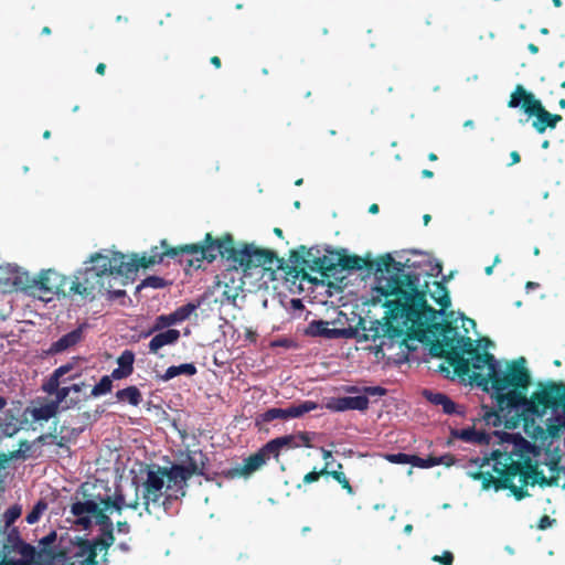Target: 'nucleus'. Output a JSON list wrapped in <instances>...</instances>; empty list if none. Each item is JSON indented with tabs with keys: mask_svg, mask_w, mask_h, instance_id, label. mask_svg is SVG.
<instances>
[{
	"mask_svg": "<svg viewBox=\"0 0 565 565\" xmlns=\"http://www.w3.org/2000/svg\"><path fill=\"white\" fill-rule=\"evenodd\" d=\"M443 333V339L434 340L429 353L434 358H444L454 374L460 379L469 377L482 391L495 399L497 409L484 413L487 424L499 426L503 420L505 427L514 428L521 414L530 408L532 395L527 397L531 374L525 367V359L501 363L492 353L481 352L475 341L467 335H459L457 327L448 320L433 326Z\"/></svg>",
	"mask_w": 565,
	"mask_h": 565,
	"instance_id": "obj_1",
	"label": "nucleus"
},
{
	"mask_svg": "<svg viewBox=\"0 0 565 565\" xmlns=\"http://www.w3.org/2000/svg\"><path fill=\"white\" fill-rule=\"evenodd\" d=\"M376 271L388 274L386 285L379 291L386 298L384 321L372 320L369 327L361 321L363 339L376 341L387 339L398 341L407 338L427 341L443 339V333L433 329L436 322V311L426 302L425 291L419 290V277L416 274H404V265L395 260L391 254L381 255L376 262Z\"/></svg>",
	"mask_w": 565,
	"mask_h": 565,
	"instance_id": "obj_2",
	"label": "nucleus"
},
{
	"mask_svg": "<svg viewBox=\"0 0 565 565\" xmlns=\"http://www.w3.org/2000/svg\"><path fill=\"white\" fill-rule=\"evenodd\" d=\"M512 449H494L484 457L471 458L477 470L467 471L472 480L481 482L484 491L509 490L518 500L530 497L527 486H558L561 455L548 448L541 449L520 435H509Z\"/></svg>",
	"mask_w": 565,
	"mask_h": 565,
	"instance_id": "obj_3",
	"label": "nucleus"
},
{
	"mask_svg": "<svg viewBox=\"0 0 565 565\" xmlns=\"http://www.w3.org/2000/svg\"><path fill=\"white\" fill-rule=\"evenodd\" d=\"M217 256L226 262H235L248 268L252 263L262 264V262H266L271 254L255 249L252 245L235 249V241L230 233H225L218 238L213 237L211 233H206L204 239L200 243L175 247H171L166 239H162L161 247L153 246L148 256L134 254L128 260L125 258L126 269L124 271L128 278L135 275L139 268H148L162 263L164 257L173 258L180 264H186L189 267L199 269L203 262L211 264Z\"/></svg>",
	"mask_w": 565,
	"mask_h": 565,
	"instance_id": "obj_4",
	"label": "nucleus"
},
{
	"mask_svg": "<svg viewBox=\"0 0 565 565\" xmlns=\"http://www.w3.org/2000/svg\"><path fill=\"white\" fill-rule=\"evenodd\" d=\"M89 260L92 265L74 276L68 294L95 299L105 295V291H111L113 281L120 282L118 276H126L125 255L120 252H114L111 256L95 253Z\"/></svg>",
	"mask_w": 565,
	"mask_h": 565,
	"instance_id": "obj_5",
	"label": "nucleus"
},
{
	"mask_svg": "<svg viewBox=\"0 0 565 565\" xmlns=\"http://www.w3.org/2000/svg\"><path fill=\"white\" fill-rule=\"evenodd\" d=\"M253 246L255 249L258 250H265L271 254L269 259H266L264 264L258 263H252L250 266L247 268L244 265L241 266L235 262H228L230 266L234 268L235 270L241 269L244 275H252L253 269L262 268L264 270H284L287 275H291L294 278H298L300 280H307L309 282H312L313 279L311 276L307 273V270L303 267H300V265H306L309 268V265L311 264V257H307V252L309 248L301 245L298 249L290 250L289 254V262L292 264L289 266L286 260L281 257H278L277 253L267 249V248H260L256 246L254 243H241L238 245L235 244V249H242L245 246Z\"/></svg>",
	"mask_w": 565,
	"mask_h": 565,
	"instance_id": "obj_6",
	"label": "nucleus"
},
{
	"mask_svg": "<svg viewBox=\"0 0 565 565\" xmlns=\"http://www.w3.org/2000/svg\"><path fill=\"white\" fill-rule=\"evenodd\" d=\"M170 467L152 466L147 470V478L143 481V508L151 513L150 505L160 507L167 501L185 495L182 486L171 478Z\"/></svg>",
	"mask_w": 565,
	"mask_h": 565,
	"instance_id": "obj_7",
	"label": "nucleus"
},
{
	"mask_svg": "<svg viewBox=\"0 0 565 565\" xmlns=\"http://www.w3.org/2000/svg\"><path fill=\"white\" fill-rule=\"evenodd\" d=\"M540 390L532 394V401L526 414L541 416L546 409H562L563 415L556 417L557 423L547 425L548 435L552 438H557L561 430L565 429V383L547 381L546 383H539Z\"/></svg>",
	"mask_w": 565,
	"mask_h": 565,
	"instance_id": "obj_8",
	"label": "nucleus"
},
{
	"mask_svg": "<svg viewBox=\"0 0 565 565\" xmlns=\"http://www.w3.org/2000/svg\"><path fill=\"white\" fill-rule=\"evenodd\" d=\"M508 107H521L527 116H534L535 119L533 120L532 126L539 134L545 132L547 128L554 129L563 119L561 115L552 114L546 110L542 103L521 84L516 85L514 90L511 93Z\"/></svg>",
	"mask_w": 565,
	"mask_h": 565,
	"instance_id": "obj_9",
	"label": "nucleus"
},
{
	"mask_svg": "<svg viewBox=\"0 0 565 565\" xmlns=\"http://www.w3.org/2000/svg\"><path fill=\"white\" fill-rule=\"evenodd\" d=\"M71 514L74 524L82 530H88L100 521V515H108L105 509L103 495L87 494L83 492L82 499L71 504Z\"/></svg>",
	"mask_w": 565,
	"mask_h": 565,
	"instance_id": "obj_10",
	"label": "nucleus"
},
{
	"mask_svg": "<svg viewBox=\"0 0 565 565\" xmlns=\"http://www.w3.org/2000/svg\"><path fill=\"white\" fill-rule=\"evenodd\" d=\"M181 462L173 463L170 467L171 478L173 481H178L182 488L185 490L188 487V481L192 476H203L206 479L209 477L205 473V467L209 462V458L206 454L202 450H186L181 454Z\"/></svg>",
	"mask_w": 565,
	"mask_h": 565,
	"instance_id": "obj_11",
	"label": "nucleus"
},
{
	"mask_svg": "<svg viewBox=\"0 0 565 565\" xmlns=\"http://www.w3.org/2000/svg\"><path fill=\"white\" fill-rule=\"evenodd\" d=\"M70 284L67 277L53 269H47L41 271L39 278L34 281V287L43 295L42 297L50 295L47 297V300H50L53 295L71 296L72 294H68Z\"/></svg>",
	"mask_w": 565,
	"mask_h": 565,
	"instance_id": "obj_12",
	"label": "nucleus"
},
{
	"mask_svg": "<svg viewBox=\"0 0 565 565\" xmlns=\"http://www.w3.org/2000/svg\"><path fill=\"white\" fill-rule=\"evenodd\" d=\"M326 252L327 254L320 255L321 250L319 247H310L308 249L307 257H311L309 269L320 273L323 277H331L338 271L337 259L339 253L329 249H326Z\"/></svg>",
	"mask_w": 565,
	"mask_h": 565,
	"instance_id": "obj_13",
	"label": "nucleus"
},
{
	"mask_svg": "<svg viewBox=\"0 0 565 565\" xmlns=\"http://www.w3.org/2000/svg\"><path fill=\"white\" fill-rule=\"evenodd\" d=\"M98 552L90 540L77 537L71 551L70 565H97Z\"/></svg>",
	"mask_w": 565,
	"mask_h": 565,
	"instance_id": "obj_14",
	"label": "nucleus"
},
{
	"mask_svg": "<svg viewBox=\"0 0 565 565\" xmlns=\"http://www.w3.org/2000/svg\"><path fill=\"white\" fill-rule=\"evenodd\" d=\"M404 265V268L407 267L408 269L412 268V265H408V264H403ZM409 271H407V274H409ZM404 274H406V271L404 270ZM412 274H415V271H412ZM416 275H418V277L420 278V274L419 273H416ZM429 284L428 281H425L424 285H422V282L419 281V287L418 289L419 290H424L425 291V298L427 299V292H429V296L430 298L438 305L440 306V309L438 311H440L436 318L438 316H441L444 315L445 310L450 306L451 301H450V297H449V291L445 285V282L443 281H433V289H429Z\"/></svg>",
	"mask_w": 565,
	"mask_h": 565,
	"instance_id": "obj_15",
	"label": "nucleus"
},
{
	"mask_svg": "<svg viewBox=\"0 0 565 565\" xmlns=\"http://www.w3.org/2000/svg\"><path fill=\"white\" fill-rule=\"evenodd\" d=\"M100 521L97 522L96 525L99 526V534L90 540L93 544L97 547L99 552H103L102 562L105 565H108L107 554L108 548L114 544L115 542V535H114V523L109 515H100Z\"/></svg>",
	"mask_w": 565,
	"mask_h": 565,
	"instance_id": "obj_16",
	"label": "nucleus"
},
{
	"mask_svg": "<svg viewBox=\"0 0 565 565\" xmlns=\"http://www.w3.org/2000/svg\"><path fill=\"white\" fill-rule=\"evenodd\" d=\"M138 491L139 488L137 486L135 488V498L131 501H127L121 490L118 488L115 490L114 495H103L106 512L116 511L120 514L124 509L137 510L140 505Z\"/></svg>",
	"mask_w": 565,
	"mask_h": 565,
	"instance_id": "obj_17",
	"label": "nucleus"
},
{
	"mask_svg": "<svg viewBox=\"0 0 565 565\" xmlns=\"http://www.w3.org/2000/svg\"><path fill=\"white\" fill-rule=\"evenodd\" d=\"M329 466H330V462L327 461L324 467L321 470H319V471L312 470V471L306 473L302 479L303 483L309 484L312 482H317L320 479V477H322V476H331L337 482H339L341 484L342 489H344L348 494H351V495L354 494L353 487L351 486L345 473L343 471H339V470H329Z\"/></svg>",
	"mask_w": 565,
	"mask_h": 565,
	"instance_id": "obj_18",
	"label": "nucleus"
},
{
	"mask_svg": "<svg viewBox=\"0 0 565 565\" xmlns=\"http://www.w3.org/2000/svg\"><path fill=\"white\" fill-rule=\"evenodd\" d=\"M83 330L84 326H79L76 329L72 330L71 332L61 337L58 340L52 342L46 353L49 355H55L75 347L83 339Z\"/></svg>",
	"mask_w": 565,
	"mask_h": 565,
	"instance_id": "obj_19",
	"label": "nucleus"
},
{
	"mask_svg": "<svg viewBox=\"0 0 565 565\" xmlns=\"http://www.w3.org/2000/svg\"><path fill=\"white\" fill-rule=\"evenodd\" d=\"M369 398L366 396H344L332 399L328 407L334 412H344L349 409L365 412L369 408Z\"/></svg>",
	"mask_w": 565,
	"mask_h": 565,
	"instance_id": "obj_20",
	"label": "nucleus"
},
{
	"mask_svg": "<svg viewBox=\"0 0 565 565\" xmlns=\"http://www.w3.org/2000/svg\"><path fill=\"white\" fill-rule=\"evenodd\" d=\"M154 333L148 344L149 352L152 354H158L163 347L173 345L180 339V331L177 329H167Z\"/></svg>",
	"mask_w": 565,
	"mask_h": 565,
	"instance_id": "obj_21",
	"label": "nucleus"
},
{
	"mask_svg": "<svg viewBox=\"0 0 565 565\" xmlns=\"http://www.w3.org/2000/svg\"><path fill=\"white\" fill-rule=\"evenodd\" d=\"M266 461L263 454L259 450L246 459H244L242 467L228 470L225 476L227 478H235L241 476H249L250 473L258 470Z\"/></svg>",
	"mask_w": 565,
	"mask_h": 565,
	"instance_id": "obj_22",
	"label": "nucleus"
},
{
	"mask_svg": "<svg viewBox=\"0 0 565 565\" xmlns=\"http://www.w3.org/2000/svg\"><path fill=\"white\" fill-rule=\"evenodd\" d=\"M381 256H379L376 259H379ZM376 262H366L364 258L358 256V255H345L340 254L337 259L338 268L340 267L342 270H355V269H362V268H369L376 270ZM376 274H380V271H375ZM381 275H383L381 273Z\"/></svg>",
	"mask_w": 565,
	"mask_h": 565,
	"instance_id": "obj_23",
	"label": "nucleus"
},
{
	"mask_svg": "<svg viewBox=\"0 0 565 565\" xmlns=\"http://www.w3.org/2000/svg\"><path fill=\"white\" fill-rule=\"evenodd\" d=\"M318 406V403L313 401H303L299 404H291L287 408H277L278 419L287 420L290 418H298L309 412L316 411Z\"/></svg>",
	"mask_w": 565,
	"mask_h": 565,
	"instance_id": "obj_24",
	"label": "nucleus"
},
{
	"mask_svg": "<svg viewBox=\"0 0 565 565\" xmlns=\"http://www.w3.org/2000/svg\"><path fill=\"white\" fill-rule=\"evenodd\" d=\"M329 322L324 320H313L309 322L306 334L324 339H338L343 335V330L329 328Z\"/></svg>",
	"mask_w": 565,
	"mask_h": 565,
	"instance_id": "obj_25",
	"label": "nucleus"
},
{
	"mask_svg": "<svg viewBox=\"0 0 565 565\" xmlns=\"http://www.w3.org/2000/svg\"><path fill=\"white\" fill-rule=\"evenodd\" d=\"M424 396L426 399L436 406H441L443 412L447 415L458 414L463 415V411L459 409L458 406L444 393H435L431 391H425Z\"/></svg>",
	"mask_w": 565,
	"mask_h": 565,
	"instance_id": "obj_26",
	"label": "nucleus"
},
{
	"mask_svg": "<svg viewBox=\"0 0 565 565\" xmlns=\"http://www.w3.org/2000/svg\"><path fill=\"white\" fill-rule=\"evenodd\" d=\"M451 436L466 443L486 444L489 441L487 433L478 431L475 428L452 429Z\"/></svg>",
	"mask_w": 565,
	"mask_h": 565,
	"instance_id": "obj_27",
	"label": "nucleus"
},
{
	"mask_svg": "<svg viewBox=\"0 0 565 565\" xmlns=\"http://www.w3.org/2000/svg\"><path fill=\"white\" fill-rule=\"evenodd\" d=\"M177 323H179V322L175 318L174 312H171L169 315H160V316L156 317L152 326L147 331H142L140 333V338H148L151 334H153L154 332H158V331H161L164 329L166 330L170 329L169 327L174 326Z\"/></svg>",
	"mask_w": 565,
	"mask_h": 565,
	"instance_id": "obj_28",
	"label": "nucleus"
},
{
	"mask_svg": "<svg viewBox=\"0 0 565 565\" xmlns=\"http://www.w3.org/2000/svg\"><path fill=\"white\" fill-rule=\"evenodd\" d=\"M32 419L34 422H42V420H49L58 413V408L56 407L55 403H52L51 401L42 404L40 406L33 407L29 411Z\"/></svg>",
	"mask_w": 565,
	"mask_h": 565,
	"instance_id": "obj_29",
	"label": "nucleus"
},
{
	"mask_svg": "<svg viewBox=\"0 0 565 565\" xmlns=\"http://www.w3.org/2000/svg\"><path fill=\"white\" fill-rule=\"evenodd\" d=\"M32 445L28 440H21L19 443V449L9 451V452H0V463H7L10 460L14 459H26L31 455L29 452L31 451Z\"/></svg>",
	"mask_w": 565,
	"mask_h": 565,
	"instance_id": "obj_30",
	"label": "nucleus"
},
{
	"mask_svg": "<svg viewBox=\"0 0 565 565\" xmlns=\"http://www.w3.org/2000/svg\"><path fill=\"white\" fill-rule=\"evenodd\" d=\"M196 366L193 363H184L178 366L172 365L166 370V373L161 376V380L167 382L181 374L192 376L196 374Z\"/></svg>",
	"mask_w": 565,
	"mask_h": 565,
	"instance_id": "obj_31",
	"label": "nucleus"
},
{
	"mask_svg": "<svg viewBox=\"0 0 565 565\" xmlns=\"http://www.w3.org/2000/svg\"><path fill=\"white\" fill-rule=\"evenodd\" d=\"M116 397L119 402H128L132 406H138L142 402L141 392L137 386H128L117 391Z\"/></svg>",
	"mask_w": 565,
	"mask_h": 565,
	"instance_id": "obj_32",
	"label": "nucleus"
},
{
	"mask_svg": "<svg viewBox=\"0 0 565 565\" xmlns=\"http://www.w3.org/2000/svg\"><path fill=\"white\" fill-rule=\"evenodd\" d=\"M280 451L281 450L279 448L278 441L275 438L266 443L259 449V452L263 454L265 461H267L271 457L275 458L276 461H278Z\"/></svg>",
	"mask_w": 565,
	"mask_h": 565,
	"instance_id": "obj_33",
	"label": "nucleus"
},
{
	"mask_svg": "<svg viewBox=\"0 0 565 565\" xmlns=\"http://www.w3.org/2000/svg\"><path fill=\"white\" fill-rule=\"evenodd\" d=\"M201 302H188L186 305H183L179 308H177L173 312L175 315V318L178 322L185 321L190 318V316L196 311V309L200 307Z\"/></svg>",
	"mask_w": 565,
	"mask_h": 565,
	"instance_id": "obj_34",
	"label": "nucleus"
},
{
	"mask_svg": "<svg viewBox=\"0 0 565 565\" xmlns=\"http://www.w3.org/2000/svg\"><path fill=\"white\" fill-rule=\"evenodd\" d=\"M135 353L131 350H125L117 359L118 366L128 372H134Z\"/></svg>",
	"mask_w": 565,
	"mask_h": 565,
	"instance_id": "obj_35",
	"label": "nucleus"
},
{
	"mask_svg": "<svg viewBox=\"0 0 565 565\" xmlns=\"http://www.w3.org/2000/svg\"><path fill=\"white\" fill-rule=\"evenodd\" d=\"M55 541H56V532L55 531H52L47 535L42 537L39 542L40 547H41V553L46 554L49 557H54L55 551L53 550L52 546L55 543Z\"/></svg>",
	"mask_w": 565,
	"mask_h": 565,
	"instance_id": "obj_36",
	"label": "nucleus"
},
{
	"mask_svg": "<svg viewBox=\"0 0 565 565\" xmlns=\"http://www.w3.org/2000/svg\"><path fill=\"white\" fill-rule=\"evenodd\" d=\"M47 509V503L44 500H39L32 508V510L26 514L25 521L29 524L36 523L42 516L43 512Z\"/></svg>",
	"mask_w": 565,
	"mask_h": 565,
	"instance_id": "obj_37",
	"label": "nucleus"
},
{
	"mask_svg": "<svg viewBox=\"0 0 565 565\" xmlns=\"http://www.w3.org/2000/svg\"><path fill=\"white\" fill-rule=\"evenodd\" d=\"M113 388V381L110 376L104 375L100 381L93 387L90 395L94 397L105 395L109 393Z\"/></svg>",
	"mask_w": 565,
	"mask_h": 565,
	"instance_id": "obj_38",
	"label": "nucleus"
},
{
	"mask_svg": "<svg viewBox=\"0 0 565 565\" xmlns=\"http://www.w3.org/2000/svg\"><path fill=\"white\" fill-rule=\"evenodd\" d=\"M278 419L277 407L268 408L264 413H260L255 418V425L263 429V425Z\"/></svg>",
	"mask_w": 565,
	"mask_h": 565,
	"instance_id": "obj_39",
	"label": "nucleus"
},
{
	"mask_svg": "<svg viewBox=\"0 0 565 565\" xmlns=\"http://www.w3.org/2000/svg\"><path fill=\"white\" fill-rule=\"evenodd\" d=\"M385 458L392 462L397 465H406L411 463L414 466V458L415 455L404 454V452H397V454H387Z\"/></svg>",
	"mask_w": 565,
	"mask_h": 565,
	"instance_id": "obj_40",
	"label": "nucleus"
},
{
	"mask_svg": "<svg viewBox=\"0 0 565 565\" xmlns=\"http://www.w3.org/2000/svg\"><path fill=\"white\" fill-rule=\"evenodd\" d=\"M278 441L280 450H289L300 447V444L297 441V437L294 434L285 435L275 438Z\"/></svg>",
	"mask_w": 565,
	"mask_h": 565,
	"instance_id": "obj_41",
	"label": "nucleus"
},
{
	"mask_svg": "<svg viewBox=\"0 0 565 565\" xmlns=\"http://www.w3.org/2000/svg\"><path fill=\"white\" fill-rule=\"evenodd\" d=\"M441 460L438 459L436 456H428L427 458H420L415 455L414 458V467L417 468H431L435 466H438Z\"/></svg>",
	"mask_w": 565,
	"mask_h": 565,
	"instance_id": "obj_42",
	"label": "nucleus"
},
{
	"mask_svg": "<svg viewBox=\"0 0 565 565\" xmlns=\"http://www.w3.org/2000/svg\"><path fill=\"white\" fill-rule=\"evenodd\" d=\"M60 379L61 377L56 376V374L53 372L47 381L43 383L42 390L50 395L54 394L60 387Z\"/></svg>",
	"mask_w": 565,
	"mask_h": 565,
	"instance_id": "obj_43",
	"label": "nucleus"
},
{
	"mask_svg": "<svg viewBox=\"0 0 565 565\" xmlns=\"http://www.w3.org/2000/svg\"><path fill=\"white\" fill-rule=\"evenodd\" d=\"M167 286V281L164 278L159 276H148L142 280L140 287H151L154 289H160Z\"/></svg>",
	"mask_w": 565,
	"mask_h": 565,
	"instance_id": "obj_44",
	"label": "nucleus"
},
{
	"mask_svg": "<svg viewBox=\"0 0 565 565\" xmlns=\"http://www.w3.org/2000/svg\"><path fill=\"white\" fill-rule=\"evenodd\" d=\"M21 515V507L12 505L4 512V522L6 525H11L15 522Z\"/></svg>",
	"mask_w": 565,
	"mask_h": 565,
	"instance_id": "obj_45",
	"label": "nucleus"
},
{
	"mask_svg": "<svg viewBox=\"0 0 565 565\" xmlns=\"http://www.w3.org/2000/svg\"><path fill=\"white\" fill-rule=\"evenodd\" d=\"M431 561L441 565H452L455 557L450 551H444L441 555H434Z\"/></svg>",
	"mask_w": 565,
	"mask_h": 565,
	"instance_id": "obj_46",
	"label": "nucleus"
},
{
	"mask_svg": "<svg viewBox=\"0 0 565 565\" xmlns=\"http://www.w3.org/2000/svg\"><path fill=\"white\" fill-rule=\"evenodd\" d=\"M119 277V281L120 282H114L113 281V285H114V288L111 291H105V294L109 295V297L111 299H117V298H120L122 296H125V290L121 289L120 287H122L125 285L124 280H122V277L124 276H118Z\"/></svg>",
	"mask_w": 565,
	"mask_h": 565,
	"instance_id": "obj_47",
	"label": "nucleus"
},
{
	"mask_svg": "<svg viewBox=\"0 0 565 565\" xmlns=\"http://www.w3.org/2000/svg\"><path fill=\"white\" fill-rule=\"evenodd\" d=\"M71 393V388L68 386L58 387L55 394V399H52V403L56 404V407L60 409V405L67 398Z\"/></svg>",
	"mask_w": 565,
	"mask_h": 565,
	"instance_id": "obj_48",
	"label": "nucleus"
},
{
	"mask_svg": "<svg viewBox=\"0 0 565 565\" xmlns=\"http://www.w3.org/2000/svg\"><path fill=\"white\" fill-rule=\"evenodd\" d=\"M362 393L369 398V396H384L386 390L382 386H363Z\"/></svg>",
	"mask_w": 565,
	"mask_h": 565,
	"instance_id": "obj_49",
	"label": "nucleus"
},
{
	"mask_svg": "<svg viewBox=\"0 0 565 565\" xmlns=\"http://www.w3.org/2000/svg\"><path fill=\"white\" fill-rule=\"evenodd\" d=\"M295 437H297V441L300 444V446L305 447H311V438L309 437L308 433L306 431H299L297 434H294Z\"/></svg>",
	"mask_w": 565,
	"mask_h": 565,
	"instance_id": "obj_50",
	"label": "nucleus"
},
{
	"mask_svg": "<svg viewBox=\"0 0 565 565\" xmlns=\"http://www.w3.org/2000/svg\"><path fill=\"white\" fill-rule=\"evenodd\" d=\"M553 523H555V520L554 519H551L548 515H543L540 520H539V523H537V529L540 530H546L548 527H551L553 525Z\"/></svg>",
	"mask_w": 565,
	"mask_h": 565,
	"instance_id": "obj_51",
	"label": "nucleus"
},
{
	"mask_svg": "<svg viewBox=\"0 0 565 565\" xmlns=\"http://www.w3.org/2000/svg\"><path fill=\"white\" fill-rule=\"evenodd\" d=\"M55 430H56V428H54V433H47V434H43V435L39 436V437L34 440V443H39V444H51V441H53L54 439H56Z\"/></svg>",
	"mask_w": 565,
	"mask_h": 565,
	"instance_id": "obj_52",
	"label": "nucleus"
},
{
	"mask_svg": "<svg viewBox=\"0 0 565 565\" xmlns=\"http://www.w3.org/2000/svg\"><path fill=\"white\" fill-rule=\"evenodd\" d=\"M109 376H110V380L113 381V380L126 379V377L130 376V374L118 366L113 370V372Z\"/></svg>",
	"mask_w": 565,
	"mask_h": 565,
	"instance_id": "obj_53",
	"label": "nucleus"
},
{
	"mask_svg": "<svg viewBox=\"0 0 565 565\" xmlns=\"http://www.w3.org/2000/svg\"><path fill=\"white\" fill-rule=\"evenodd\" d=\"M73 367H74L73 363H66V364H63V365L58 366L57 369H55L54 373L56 374V376L62 377L65 374H67L68 372H71L73 370Z\"/></svg>",
	"mask_w": 565,
	"mask_h": 565,
	"instance_id": "obj_54",
	"label": "nucleus"
},
{
	"mask_svg": "<svg viewBox=\"0 0 565 565\" xmlns=\"http://www.w3.org/2000/svg\"><path fill=\"white\" fill-rule=\"evenodd\" d=\"M18 430L19 428L17 427V425L11 423L6 424L4 427L2 428V433L8 437L13 436Z\"/></svg>",
	"mask_w": 565,
	"mask_h": 565,
	"instance_id": "obj_55",
	"label": "nucleus"
},
{
	"mask_svg": "<svg viewBox=\"0 0 565 565\" xmlns=\"http://www.w3.org/2000/svg\"><path fill=\"white\" fill-rule=\"evenodd\" d=\"M116 529L119 533L128 534L130 532V525L127 521H117Z\"/></svg>",
	"mask_w": 565,
	"mask_h": 565,
	"instance_id": "obj_56",
	"label": "nucleus"
},
{
	"mask_svg": "<svg viewBox=\"0 0 565 565\" xmlns=\"http://www.w3.org/2000/svg\"><path fill=\"white\" fill-rule=\"evenodd\" d=\"M70 441V439L65 436H57L56 435V439H54L53 441H51V445H55L60 448H64L67 446V443Z\"/></svg>",
	"mask_w": 565,
	"mask_h": 565,
	"instance_id": "obj_57",
	"label": "nucleus"
},
{
	"mask_svg": "<svg viewBox=\"0 0 565 565\" xmlns=\"http://www.w3.org/2000/svg\"><path fill=\"white\" fill-rule=\"evenodd\" d=\"M22 555L24 557H30V558H33V556L35 555V548L29 544H25L23 547H22V551H21Z\"/></svg>",
	"mask_w": 565,
	"mask_h": 565,
	"instance_id": "obj_58",
	"label": "nucleus"
},
{
	"mask_svg": "<svg viewBox=\"0 0 565 565\" xmlns=\"http://www.w3.org/2000/svg\"><path fill=\"white\" fill-rule=\"evenodd\" d=\"M461 319H462L461 327L465 329L466 333L469 332V327H471V328L476 327V322L473 319L467 318L465 316H462Z\"/></svg>",
	"mask_w": 565,
	"mask_h": 565,
	"instance_id": "obj_59",
	"label": "nucleus"
},
{
	"mask_svg": "<svg viewBox=\"0 0 565 565\" xmlns=\"http://www.w3.org/2000/svg\"><path fill=\"white\" fill-rule=\"evenodd\" d=\"M3 565H32V563L25 559H6Z\"/></svg>",
	"mask_w": 565,
	"mask_h": 565,
	"instance_id": "obj_60",
	"label": "nucleus"
},
{
	"mask_svg": "<svg viewBox=\"0 0 565 565\" xmlns=\"http://www.w3.org/2000/svg\"><path fill=\"white\" fill-rule=\"evenodd\" d=\"M438 459L441 460L439 465H445L447 467L451 466L455 461V458L451 455L440 456Z\"/></svg>",
	"mask_w": 565,
	"mask_h": 565,
	"instance_id": "obj_61",
	"label": "nucleus"
},
{
	"mask_svg": "<svg viewBox=\"0 0 565 565\" xmlns=\"http://www.w3.org/2000/svg\"><path fill=\"white\" fill-rule=\"evenodd\" d=\"M510 157H511V163H510V166L515 164V163H519V162L521 161V156H520V153H519L518 151H515V150H514V151H512V152L510 153Z\"/></svg>",
	"mask_w": 565,
	"mask_h": 565,
	"instance_id": "obj_62",
	"label": "nucleus"
},
{
	"mask_svg": "<svg viewBox=\"0 0 565 565\" xmlns=\"http://www.w3.org/2000/svg\"><path fill=\"white\" fill-rule=\"evenodd\" d=\"M84 385H85L84 383H79V384L75 383V384L68 386V388H71V392L79 393Z\"/></svg>",
	"mask_w": 565,
	"mask_h": 565,
	"instance_id": "obj_63",
	"label": "nucleus"
},
{
	"mask_svg": "<svg viewBox=\"0 0 565 565\" xmlns=\"http://www.w3.org/2000/svg\"><path fill=\"white\" fill-rule=\"evenodd\" d=\"M210 62L216 68H220L222 66V62H221V58L218 56H212Z\"/></svg>",
	"mask_w": 565,
	"mask_h": 565,
	"instance_id": "obj_64",
	"label": "nucleus"
}]
</instances>
